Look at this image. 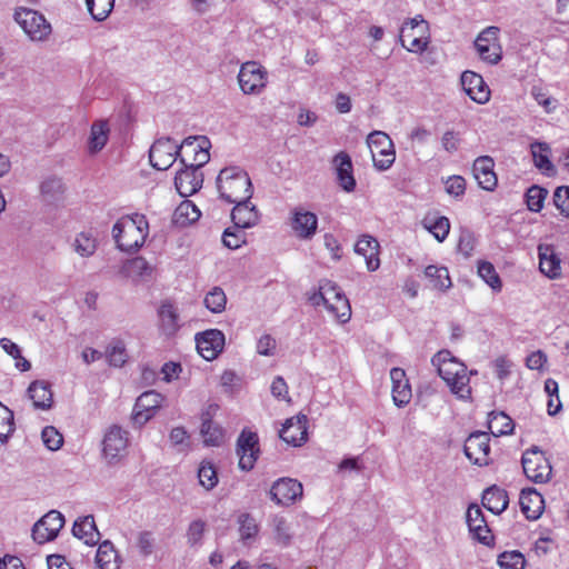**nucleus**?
I'll return each mask as SVG.
<instances>
[{"mask_svg":"<svg viewBox=\"0 0 569 569\" xmlns=\"http://www.w3.org/2000/svg\"><path fill=\"white\" fill-rule=\"evenodd\" d=\"M355 251L366 259L369 271H376L380 267L379 242L371 236H362L355 246Z\"/></svg>","mask_w":569,"mask_h":569,"instance_id":"2f4dec72","label":"nucleus"},{"mask_svg":"<svg viewBox=\"0 0 569 569\" xmlns=\"http://www.w3.org/2000/svg\"><path fill=\"white\" fill-rule=\"evenodd\" d=\"M509 500L506 490L496 486L490 487L483 491L482 505L486 509L495 515H499L508 507Z\"/></svg>","mask_w":569,"mask_h":569,"instance_id":"f704fd0d","label":"nucleus"},{"mask_svg":"<svg viewBox=\"0 0 569 569\" xmlns=\"http://www.w3.org/2000/svg\"><path fill=\"white\" fill-rule=\"evenodd\" d=\"M64 525V517L57 510H50L32 527V539L43 545L57 538Z\"/></svg>","mask_w":569,"mask_h":569,"instance_id":"4468645a","label":"nucleus"},{"mask_svg":"<svg viewBox=\"0 0 569 569\" xmlns=\"http://www.w3.org/2000/svg\"><path fill=\"white\" fill-rule=\"evenodd\" d=\"M14 19L32 41H43L51 33V24L36 10L21 8Z\"/></svg>","mask_w":569,"mask_h":569,"instance_id":"1a4fd4ad","label":"nucleus"},{"mask_svg":"<svg viewBox=\"0 0 569 569\" xmlns=\"http://www.w3.org/2000/svg\"><path fill=\"white\" fill-rule=\"evenodd\" d=\"M390 379L392 382V399L397 407L407 406L412 397L411 387L407 379L406 372L401 368H392L390 370Z\"/></svg>","mask_w":569,"mask_h":569,"instance_id":"b1692460","label":"nucleus"},{"mask_svg":"<svg viewBox=\"0 0 569 569\" xmlns=\"http://www.w3.org/2000/svg\"><path fill=\"white\" fill-rule=\"evenodd\" d=\"M425 276L430 279L432 288L437 290H447L452 284L446 267L428 266L425 269Z\"/></svg>","mask_w":569,"mask_h":569,"instance_id":"a18cd8bd","label":"nucleus"},{"mask_svg":"<svg viewBox=\"0 0 569 569\" xmlns=\"http://www.w3.org/2000/svg\"><path fill=\"white\" fill-rule=\"evenodd\" d=\"M14 431L13 412L0 402V441L7 442Z\"/></svg>","mask_w":569,"mask_h":569,"instance_id":"3c124183","label":"nucleus"},{"mask_svg":"<svg viewBox=\"0 0 569 569\" xmlns=\"http://www.w3.org/2000/svg\"><path fill=\"white\" fill-rule=\"evenodd\" d=\"M488 426L495 437L510 435L513 431L515 423L512 419L502 411H492L489 413Z\"/></svg>","mask_w":569,"mask_h":569,"instance_id":"58836bf2","label":"nucleus"},{"mask_svg":"<svg viewBox=\"0 0 569 569\" xmlns=\"http://www.w3.org/2000/svg\"><path fill=\"white\" fill-rule=\"evenodd\" d=\"M210 147L211 143L207 137L194 136L186 138L179 144L180 163L191 167H203L210 160Z\"/></svg>","mask_w":569,"mask_h":569,"instance_id":"0eeeda50","label":"nucleus"},{"mask_svg":"<svg viewBox=\"0 0 569 569\" xmlns=\"http://www.w3.org/2000/svg\"><path fill=\"white\" fill-rule=\"evenodd\" d=\"M553 203L560 213L569 219V187L561 186L555 190Z\"/></svg>","mask_w":569,"mask_h":569,"instance_id":"680f3d73","label":"nucleus"},{"mask_svg":"<svg viewBox=\"0 0 569 569\" xmlns=\"http://www.w3.org/2000/svg\"><path fill=\"white\" fill-rule=\"evenodd\" d=\"M431 362L437 368L438 375L458 399H471L470 375H473V371L468 372L467 366L448 350L437 352L432 357Z\"/></svg>","mask_w":569,"mask_h":569,"instance_id":"f257e3e1","label":"nucleus"},{"mask_svg":"<svg viewBox=\"0 0 569 569\" xmlns=\"http://www.w3.org/2000/svg\"><path fill=\"white\" fill-rule=\"evenodd\" d=\"M201 213L190 200L182 201L174 210L173 219L177 224L186 226L196 222Z\"/></svg>","mask_w":569,"mask_h":569,"instance_id":"c03bdc74","label":"nucleus"},{"mask_svg":"<svg viewBox=\"0 0 569 569\" xmlns=\"http://www.w3.org/2000/svg\"><path fill=\"white\" fill-rule=\"evenodd\" d=\"M72 535L89 546H94L100 540V532L97 529L94 518L90 515L74 521Z\"/></svg>","mask_w":569,"mask_h":569,"instance_id":"473e14b6","label":"nucleus"},{"mask_svg":"<svg viewBox=\"0 0 569 569\" xmlns=\"http://www.w3.org/2000/svg\"><path fill=\"white\" fill-rule=\"evenodd\" d=\"M64 184L60 178L49 177L41 182L40 191L43 200L53 203L62 199Z\"/></svg>","mask_w":569,"mask_h":569,"instance_id":"ea45409f","label":"nucleus"},{"mask_svg":"<svg viewBox=\"0 0 569 569\" xmlns=\"http://www.w3.org/2000/svg\"><path fill=\"white\" fill-rule=\"evenodd\" d=\"M276 350V340L270 335H263L257 342V352L261 356H273Z\"/></svg>","mask_w":569,"mask_h":569,"instance_id":"774afa93","label":"nucleus"},{"mask_svg":"<svg viewBox=\"0 0 569 569\" xmlns=\"http://www.w3.org/2000/svg\"><path fill=\"white\" fill-rule=\"evenodd\" d=\"M152 266L143 257H134L126 260L120 273L132 280H144L151 277Z\"/></svg>","mask_w":569,"mask_h":569,"instance_id":"72a5a7b5","label":"nucleus"},{"mask_svg":"<svg viewBox=\"0 0 569 569\" xmlns=\"http://www.w3.org/2000/svg\"><path fill=\"white\" fill-rule=\"evenodd\" d=\"M493 160L488 156L479 157L475 160L472 172L478 184L488 191H491L497 186V176L493 171Z\"/></svg>","mask_w":569,"mask_h":569,"instance_id":"bb28decb","label":"nucleus"},{"mask_svg":"<svg viewBox=\"0 0 569 569\" xmlns=\"http://www.w3.org/2000/svg\"><path fill=\"white\" fill-rule=\"evenodd\" d=\"M490 438L487 432L471 433L465 441L463 451L467 458L478 466H488L490 462Z\"/></svg>","mask_w":569,"mask_h":569,"instance_id":"dca6fc26","label":"nucleus"},{"mask_svg":"<svg viewBox=\"0 0 569 569\" xmlns=\"http://www.w3.org/2000/svg\"><path fill=\"white\" fill-rule=\"evenodd\" d=\"M522 469L527 478L536 483H545L550 480L552 468L545 453L533 447L522 455Z\"/></svg>","mask_w":569,"mask_h":569,"instance_id":"6e6552de","label":"nucleus"},{"mask_svg":"<svg viewBox=\"0 0 569 569\" xmlns=\"http://www.w3.org/2000/svg\"><path fill=\"white\" fill-rule=\"evenodd\" d=\"M531 96L540 104L547 113L556 108V100L548 96V93L540 87L533 86Z\"/></svg>","mask_w":569,"mask_h":569,"instance_id":"0e129e2a","label":"nucleus"},{"mask_svg":"<svg viewBox=\"0 0 569 569\" xmlns=\"http://www.w3.org/2000/svg\"><path fill=\"white\" fill-rule=\"evenodd\" d=\"M549 147L547 143L535 142L531 144V153L535 166L543 173L550 176L555 172V167L548 157Z\"/></svg>","mask_w":569,"mask_h":569,"instance_id":"79ce46f5","label":"nucleus"},{"mask_svg":"<svg viewBox=\"0 0 569 569\" xmlns=\"http://www.w3.org/2000/svg\"><path fill=\"white\" fill-rule=\"evenodd\" d=\"M199 483L206 489L211 490L218 483V475L213 465L209 461L201 462L198 470Z\"/></svg>","mask_w":569,"mask_h":569,"instance_id":"603ef678","label":"nucleus"},{"mask_svg":"<svg viewBox=\"0 0 569 569\" xmlns=\"http://www.w3.org/2000/svg\"><path fill=\"white\" fill-rule=\"evenodd\" d=\"M399 40L408 51L422 53L430 43L429 22L421 14L407 19L400 28Z\"/></svg>","mask_w":569,"mask_h":569,"instance_id":"20e7f679","label":"nucleus"},{"mask_svg":"<svg viewBox=\"0 0 569 569\" xmlns=\"http://www.w3.org/2000/svg\"><path fill=\"white\" fill-rule=\"evenodd\" d=\"M539 269L549 279H557L561 274V260L550 244L538 247Z\"/></svg>","mask_w":569,"mask_h":569,"instance_id":"cd10ccee","label":"nucleus"},{"mask_svg":"<svg viewBox=\"0 0 569 569\" xmlns=\"http://www.w3.org/2000/svg\"><path fill=\"white\" fill-rule=\"evenodd\" d=\"M28 396L32 400L34 409L48 410L53 403L51 386L44 380H36L28 388Z\"/></svg>","mask_w":569,"mask_h":569,"instance_id":"7c9ffc66","label":"nucleus"},{"mask_svg":"<svg viewBox=\"0 0 569 569\" xmlns=\"http://www.w3.org/2000/svg\"><path fill=\"white\" fill-rule=\"evenodd\" d=\"M247 241V234L242 228H227L222 234V242L229 249H238Z\"/></svg>","mask_w":569,"mask_h":569,"instance_id":"4d7b16f0","label":"nucleus"},{"mask_svg":"<svg viewBox=\"0 0 569 569\" xmlns=\"http://www.w3.org/2000/svg\"><path fill=\"white\" fill-rule=\"evenodd\" d=\"M113 238L122 251H136L141 248L149 233L146 216L134 213L120 218L112 228Z\"/></svg>","mask_w":569,"mask_h":569,"instance_id":"f03ea898","label":"nucleus"},{"mask_svg":"<svg viewBox=\"0 0 569 569\" xmlns=\"http://www.w3.org/2000/svg\"><path fill=\"white\" fill-rule=\"evenodd\" d=\"M163 397L161 393L149 390L141 393L133 407L132 421L141 427L147 423L160 408Z\"/></svg>","mask_w":569,"mask_h":569,"instance_id":"f3484780","label":"nucleus"},{"mask_svg":"<svg viewBox=\"0 0 569 569\" xmlns=\"http://www.w3.org/2000/svg\"><path fill=\"white\" fill-rule=\"evenodd\" d=\"M238 521H239V533H240L241 539H243V540L250 539L257 535L258 526H257L254 519L250 515H248V513L240 515Z\"/></svg>","mask_w":569,"mask_h":569,"instance_id":"e2e57ef3","label":"nucleus"},{"mask_svg":"<svg viewBox=\"0 0 569 569\" xmlns=\"http://www.w3.org/2000/svg\"><path fill=\"white\" fill-rule=\"evenodd\" d=\"M207 528L206 521L201 519L193 520L187 530V541L190 546H197L201 543L202 537Z\"/></svg>","mask_w":569,"mask_h":569,"instance_id":"052dcab7","label":"nucleus"},{"mask_svg":"<svg viewBox=\"0 0 569 569\" xmlns=\"http://www.w3.org/2000/svg\"><path fill=\"white\" fill-rule=\"evenodd\" d=\"M461 84L466 93L475 102L483 104L490 99V90L483 78L472 71H465L461 76Z\"/></svg>","mask_w":569,"mask_h":569,"instance_id":"4be33fe9","label":"nucleus"},{"mask_svg":"<svg viewBox=\"0 0 569 569\" xmlns=\"http://www.w3.org/2000/svg\"><path fill=\"white\" fill-rule=\"evenodd\" d=\"M87 9L97 21H103L111 13L114 0H86Z\"/></svg>","mask_w":569,"mask_h":569,"instance_id":"8fccbe9b","label":"nucleus"},{"mask_svg":"<svg viewBox=\"0 0 569 569\" xmlns=\"http://www.w3.org/2000/svg\"><path fill=\"white\" fill-rule=\"evenodd\" d=\"M149 159L151 166L157 170H167L177 159L180 160L179 144L169 137L160 138L151 146Z\"/></svg>","mask_w":569,"mask_h":569,"instance_id":"9b49d317","label":"nucleus"},{"mask_svg":"<svg viewBox=\"0 0 569 569\" xmlns=\"http://www.w3.org/2000/svg\"><path fill=\"white\" fill-rule=\"evenodd\" d=\"M465 190L466 181L460 176H452L446 181V191L453 197L462 196Z\"/></svg>","mask_w":569,"mask_h":569,"instance_id":"69168bd1","label":"nucleus"},{"mask_svg":"<svg viewBox=\"0 0 569 569\" xmlns=\"http://www.w3.org/2000/svg\"><path fill=\"white\" fill-rule=\"evenodd\" d=\"M183 167L174 177V186L180 196L189 197L201 188L203 174L200 167L189 164H183Z\"/></svg>","mask_w":569,"mask_h":569,"instance_id":"aec40b11","label":"nucleus"},{"mask_svg":"<svg viewBox=\"0 0 569 569\" xmlns=\"http://www.w3.org/2000/svg\"><path fill=\"white\" fill-rule=\"evenodd\" d=\"M238 83L243 94H260L267 87L268 72L257 61H246L240 66Z\"/></svg>","mask_w":569,"mask_h":569,"instance_id":"39448f33","label":"nucleus"},{"mask_svg":"<svg viewBox=\"0 0 569 569\" xmlns=\"http://www.w3.org/2000/svg\"><path fill=\"white\" fill-rule=\"evenodd\" d=\"M478 274L479 277L493 290L501 291L502 282L501 279L496 271L495 266L489 261H479L478 262Z\"/></svg>","mask_w":569,"mask_h":569,"instance_id":"49530a36","label":"nucleus"},{"mask_svg":"<svg viewBox=\"0 0 569 569\" xmlns=\"http://www.w3.org/2000/svg\"><path fill=\"white\" fill-rule=\"evenodd\" d=\"M158 316L160 329L166 336H173L179 330V313L172 303L163 302L158 310Z\"/></svg>","mask_w":569,"mask_h":569,"instance_id":"c9c22d12","label":"nucleus"},{"mask_svg":"<svg viewBox=\"0 0 569 569\" xmlns=\"http://www.w3.org/2000/svg\"><path fill=\"white\" fill-rule=\"evenodd\" d=\"M273 540L281 547L290 545L292 539V531L289 522L282 516H274L271 520Z\"/></svg>","mask_w":569,"mask_h":569,"instance_id":"37998d69","label":"nucleus"},{"mask_svg":"<svg viewBox=\"0 0 569 569\" xmlns=\"http://www.w3.org/2000/svg\"><path fill=\"white\" fill-rule=\"evenodd\" d=\"M203 303L213 313H220L226 309L227 297L220 287H213L204 297Z\"/></svg>","mask_w":569,"mask_h":569,"instance_id":"09e8293b","label":"nucleus"},{"mask_svg":"<svg viewBox=\"0 0 569 569\" xmlns=\"http://www.w3.org/2000/svg\"><path fill=\"white\" fill-rule=\"evenodd\" d=\"M237 456L239 457V468L243 471L253 469L260 455L259 437L256 432L243 430L237 440Z\"/></svg>","mask_w":569,"mask_h":569,"instance_id":"ddd939ff","label":"nucleus"},{"mask_svg":"<svg viewBox=\"0 0 569 569\" xmlns=\"http://www.w3.org/2000/svg\"><path fill=\"white\" fill-rule=\"evenodd\" d=\"M74 251L81 257H90L97 250V241L87 232L79 233L73 242Z\"/></svg>","mask_w":569,"mask_h":569,"instance_id":"5fc2aeb1","label":"nucleus"},{"mask_svg":"<svg viewBox=\"0 0 569 569\" xmlns=\"http://www.w3.org/2000/svg\"><path fill=\"white\" fill-rule=\"evenodd\" d=\"M197 350L206 360H213L222 351L224 335L218 329H210L196 336Z\"/></svg>","mask_w":569,"mask_h":569,"instance_id":"6ab92c4d","label":"nucleus"},{"mask_svg":"<svg viewBox=\"0 0 569 569\" xmlns=\"http://www.w3.org/2000/svg\"><path fill=\"white\" fill-rule=\"evenodd\" d=\"M423 227L433 234V237L442 242L449 233L450 230V221L447 217L443 216H427L422 220Z\"/></svg>","mask_w":569,"mask_h":569,"instance_id":"a19ab883","label":"nucleus"},{"mask_svg":"<svg viewBox=\"0 0 569 569\" xmlns=\"http://www.w3.org/2000/svg\"><path fill=\"white\" fill-rule=\"evenodd\" d=\"M107 357L111 366H123L127 361L124 343L120 340L113 341L107 350Z\"/></svg>","mask_w":569,"mask_h":569,"instance_id":"13d9d810","label":"nucleus"},{"mask_svg":"<svg viewBox=\"0 0 569 569\" xmlns=\"http://www.w3.org/2000/svg\"><path fill=\"white\" fill-rule=\"evenodd\" d=\"M548 191L539 186H531L526 192L527 207L532 212H539L547 198Z\"/></svg>","mask_w":569,"mask_h":569,"instance_id":"864d4df0","label":"nucleus"},{"mask_svg":"<svg viewBox=\"0 0 569 569\" xmlns=\"http://www.w3.org/2000/svg\"><path fill=\"white\" fill-rule=\"evenodd\" d=\"M231 219L237 228H251L259 222V211L250 200L243 202L238 201L234 202Z\"/></svg>","mask_w":569,"mask_h":569,"instance_id":"c85d7f7f","label":"nucleus"},{"mask_svg":"<svg viewBox=\"0 0 569 569\" xmlns=\"http://www.w3.org/2000/svg\"><path fill=\"white\" fill-rule=\"evenodd\" d=\"M467 523L473 537L483 545H489L493 537L487 526L485 516L478 506H470L467 510Z\"/></svg>","mask_w":569,"mask_h":569,"instance_id":"a878e982","label":"nucleus"},{"mask_svg":"<svg viewBox=\"0 0 569 569\" xmlns=\"http://www.w3.org/2000/svg\"><path fill=\"white\" fill-rule=\"evenodd\" d=\"M120 558L113 545L106 540L99 545L96 563L99 569H120Z\"/></svg>","mask_w":569,"mask_h":569,"instance_id":"4c0bfd02","label":"nucleus"},{"mask_svg":"<svg viewBox=\"0 0 569 569\" xmlns=\"http://www.w3.org/2000/svg\"><path fill=\"white\" fill-rule=\"evenodd\" d=\"M303 488L301 482L292 478H280L270 488V499L279 506H290L301 499Z\"/></svg>","mask_w":569,"mask_h":569,"instance_id":"2eb2a0df","label":"nucleus"},{"mask_svg":"<svg viewBox=\"0 0 569 569\" xmlns=\"http://www.w3.org/2000/svg\"><path fill=\"white\" fill-rule=\"evenodd\" d=\"M42 441L49 450H58L63 443L62 435L52 426H47L41 433Z\"/></svg>","mask_w":569,"mask_h":569,"instance_id":"bf43d9fd","label":"nucleus"},{"mask_svg":"<svg viewBox=\"0 0 569 569\" xmlns=\"http://www.w3.org/2000/svg\"><path fill=\"white\" fill-rule=\"evenodd\" d=\"M441 144L447 152H456L460 147L459 133L452 130L446 131L441 137Z\"/></svg>","mask_w":569,"mask_h":569,"instance_id":"338daca9","label":"nucleus"},{"mask_svg":"<svg viewBox=\"0 0 569 569\" xmlns=\"http://www.w3.org/2000/svg\"><path fill=\"white\" fill-rule=\"evenodd\" d=\"M498 565L501 569H525L526 559L517 550L505 551L498 557Z\"/></svg>","mask_w":569,"mask_h":569,"instance_id":"6e6d98bb","label":"nucleus"},{"mask_svg":"<svg viewBox=\"0 0 569 569\" xmlns=\"http://www.w3.org/2000/svg\"><path fill=\"white\" fill-rule=\"evenodd\" d=\"M333 167L339 186L346 192H352L356 188V179L350 156L345 151H340L333 158Z\"/></svg>","mask_w":569,"mask_h":569,"instance_id":"5701e85b","label":"nucleus"},{"mask_svg":"<svg viewBox=\"0 0 569 569\" xmlns=\"http://www.w3.org/2000/svg\"><path fill=\"white\" fill-rule=\"evenodd\" d=\"M290 227L299 239L309 240L317 232L318 218L313 212L296 207L291 210Z\"/></svg>","mask_w":569,"mask_h":569,"instance_id":"a211bd4d","label":"nucleus"},{"mask_svg":"<svg viewBox=\"0 0 569 569\" xmlns=\"http://www.w3.org/2000/svg\"><path fill=\"white\" fill-rule=\"evenodd\" d=\"M368 147L371 150L373 166L380 170H388L396 160L393 142L382 131H373L367 138Z\"/></svg>","mask_w":569,"mask_h":569,"instance_id":"423d86ee","label":"nucleus"},{"mask_svg":"<svg viewBox=\"0 0 569 569\" xmlns=\"http://www.w3.org/2000/svg\"><path fill=\"white\" fill-rule=\"evenodd\" d=\"M519 503L522 513L529 520H537L545 507L542 496L535 489H523L520 493Z\"/></svg>","mask_w":569,"mask_h":569,"instance_id":"c756f323","label":"nucleus"},{"mask_svg":"<svg viewBox=\"0 0 569 569\" xmlns=\"http://www.w3.org/2000/svg\"><path fill=\"white\" fill-rule=\"evenodd\" d=\"M475 47L481 60L497 64L502 58L499 28L491 26L482 30L475 40Z\"/></svg>","mask_w":569,"mask_h":569,"instance_id":"9d476101","label":"nucleus"},{"mask_svg":"<svg viewBox=\"0 0 569 569\" xmlns=\"http://www.w3.org/2000/svg\"><path fill=\"white\" fill-rule=\"evenodd\" d=\"M308 418L305 415H298L286 420L279 432L280 438L295 447L301 446L307 441Z\"/></svg>","mask_w":569,"mask_h":569,"instance_id":"412c9836","label":"nucleus"},{"mask_svg":"<svg viewBox=\"0 0 569 569\" xmlns=\"http://www.w3.org/2000/svg\"><path fill=\"white\" fill-rule=\"evenodd\" d=\"M129 445L128 431L114 425L111 426L102 441V452L108 463H116L126 453Z\"/></svg>","mask_w":569,"mask_h":569,"instance_id":"f8f14e48","label":"nucleus"},{"mask_svg":"<svg viewBox=\"0 0 569 569\" xmlns=\"http://www.w3.org/2000/svg\"><path fill=\"white\" fill-rule=\"evenodd\" d=\"M201 436L206 446L218 447L223 441L222 429L213 423L210 419H204L201 425Z\"/></svg>","mask_w":569,"mask_h":569,"instance_id":"de8ad7c7","label":"nucleus"},{"mask_svg":"<svg viewBox=\"0 0 569 569\" xmlns=\"http://www.w3.org/2000/svg\"><path fill=\"white\" fill-rule=\"evenodd\" d=\"M109 124L106 120H99L92 123L88 140V150L94 154L101 151L109 139Z\"/></svg>","mask_w":569,"mask_h":569,"instance_id":"e433bc0d","label":"nucleus"},{"mask_svg":"<svg viewBox=\"0 0 569 569\" xmlns=\"http://www.w3.org/2000/svg\"><path fill=\"white\" fill-rule=\"evenodd\" d=\"M328 296L331 297L330 302L327 303V310L341 323H346L350 320L351 308L349 300L345 295L337 288L336 284L328 282Z\"/></svg>","mask_w":569,"mask_h":569,"instance_id":"393cba45","label":"nucleus"},{"mask_svg":"<svg viewBox=\"0 0 569 569\" xmlns=\"http://www.w3.org/2000/svg\"><path fill=\"white\" fill-rule=\"evenodd\" d=\"M220 197L229 203L250 200L253 193L248 173L239 167H228L217 178Z\"/></svg>","mask_w":569,"mask_h":569,"instance_id":"7ed1b4c3","label":"nucleus"}]
</instances>
